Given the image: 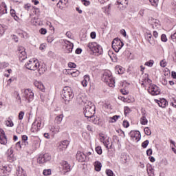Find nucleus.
I'll use <instances>...</instances> for the list:
<instances>
[{
  "label": "nucleus",
  "instance_id": "44",
  "mask_svg": "<svg viewBox=\"0 0 176 176\" xmlns=\"http://www.w3.org/2000/svg\"><path fill=\"white\" fill-rule=\"evenodd\" d=\"M96 152L98 153V155H102V149L101 148V146H98L96 147Z\"/></svg>",
  "mask_w": 176,
  "mask_h": 176
},
{
  "label": "nucleus",
  "instance_id": "63",
  "mask_svg": "<svg viewBox=\"0 0 176 176\" xmlns=\"http://www.w3.org/2000/svg\"><path fill=\"white\" fill-rule=\"evenodd\" d=\"M96 36H97V34H96L95 32H91V38L92 39H96Z\"/></svg>",
  "mask_w": 176,
  "mask_h": 176
},
{
  "label": "nucleus",
  "instance_id": "16",
  "mask_svg": "<svg viewBox=\"0 0 176 176\" xmlns=\"http://www.w3.org/2000/svg\"><path fill=\"white\" fill-rule=\"evenodd\" d=\"M7 159L8 162H10V163H12V162H14V160H16V157H14V155L13 154V150L9 149L8 151Z\"/></svg>",
  "mask_w": 176,
  "mask_h": 176
},
{
  "label": "nucleus",
  "instance_id": "31",
  "mask_svg": "<svg viewBox=\"0 0 176 176\" xmlns=\"http://www.w3.org/2000/svg\"><path fill=\"white\" fill-rule=\"evenodd\" d=\"M147 173L148 176H153L155 175V169H153L152 166H150L147 168Z\"/></svg>",
  "mask_w": 176,
  "mask_h": 176
},
{
  "label": "nucleus",
  "instance_id": "7",
  "mask_svg": "<svg viewBox=\"0 0 176 176\" xmlns=\"http://www.w3.org/2000/svg\"><path fill=\"white\" fill-rule=\"evenodd\" d=\"M148 91L152 96H158V94H160V89H159V87L153 84H150Z\"/></svg>",
  "mask_w": 176,
  "mask_h": 176
},
{
  "label": "nucleus",
  "instance_id": "32",
  "mask_svg": "<svg viewBox=\"0 0 176 176\" xmlns=\"http://www.w3.org/2000/svg\"><path fill=\"white\" fill-rule=\"evenodd\" d=\"M41 124L42 123L41 122V120H38L34 121L32 126H36L37 130H40Z\"/></svg>",
  "mask_w": 176,
  "mask_h": 176
},
{
  "label": "nucleus",
  "instance_id": "19",
  "mask_svg": "<svg viewBox=\"0 0 176 176\" xmlns=\"http://www.w3.org/2000/svg\"><path fill=\"white\" fill-rule=\"evenodd\" d=\"M34 85L36 87H37V89L41 90V91H45V87L41 82L36 80L34 82Z\"/></svg>",
  "mask_w": 176,
  "mask_h": 176
},
{
  "label": "nucleus",
  "instance_id": "47",
  "mask_svg": "<svg viewBox=\"0 0 176 176\" xmlns=\"http://www.w3.org/2000/svg\"><path fill=\"white\" fill-rule=\"evenodd\" d=\"M112 48L113 49V50L115 51L116 53H119V50H120V49H122L121 46L116 47V46L113 45V44H112Z\"/></svg>",
  "mask_w": 176,
  "mask_h": 176
},
{
  "label": "nucleus",
  "instance_id": "26",
  "mask_svg": "<svg viewBox=\"0 0 176 176\" xmlns=\"http://www.w3.org/2000/svg\"><path fill=\"white\" fill-rule=\"evenodd\" d=\"M63 118H64V116H63V114L58 115V116L56 117L55 122L58 124H60V123H61V122H63Z\"/></svg>",
  "mask_w": 176,
  "mask_h": 176
},
{
  "label": "nucleus",
  "instance_id": "27",
  "mask_svg": "<svg viewBox=\"0 0 176 176\" xmlns=\"http://www.w3.org/2000/svg\"><path fill=\"white\" fill-rule=\"evenodd\" d=\"M60 146H63L64 149H67L68 148V145H69V141L68 140H63L59 144Z\"/></svg>",
  "mask_w": 176,
  "mask_h": 176
},
{
  "label": "nucleus",
  "instance_id": "35",
  "mask_svg": "<svg viewBox=\"0 0 176 176\" xmlns=\"http://www.w3.org/2000/svg\"><path fill=\"white\" fill-rule=\"evenodd\" d=\"M65 5H67L65 3V1H63L62 0H60V1L56 4L57 7L59 8V9H63Z\"/></svg>",
  "mask_w": 176,
  "mask_h": 176
},
{
  "label": "nucleus",
  "instance_id": "5",
  "mask_svg": "<svg viewBox=\"0 0 176 176\" xmlns=\"http://www.w3.org/2000/svg\"><path fill=\"white\" fill-rule=\"evenodd\" d=\"M25 67L30 71H36L39 68V60L37 59L30 60L25 64Z\"/></svg>",
  "mask_w": 176,
  "mask_h": 176
},
{
  "label": "nucleus",
  "instance_id": "24",
  "mask_svg": "<svg viewBox=\"0 0 176 176\" xmlns=\"http://www.w3.org/2000/svg\"><path fill=\"white\" fill-rule=\"evenodd\" d=\"M16 174L17 176H27L25 175V173L24 172V170L21 168H19L16 170Z\"/></svg>",
  "mask_w": 176,
  "mask_h": 176
},
{
  "label": "nucleus",
  "instance_id": "2",
  "mask_svg": "<svg viewBox=\"0 0 176 176\" xmlns=\"http://www.w3.org/2000/svg\"><path fill=\"white\" fill-rule=\"evenodd\" d=\"M62 98L64 100L65 104H69V101L74 98V91L69 87H65L62 91Z\"/></svg>",
  "mask_w": 176,
  "mask_h": 176
},
{
  "label": "nucleus",
  "instance_id": "50",
  "mask_svg": "<svg viewBox=\"0 0 176 176\" xmlns=\"http://www.w3.org/2000/svg\"><path fill=\"white\" fill-rule=\"evenodd\" d=\"M149 145V140H146L142 143V148H146Z\"/></svg>",
  "mask_w": 176,
  "mask_h": 176
},
{
  "label": "nucleus",
  "instance_id": "18",
  "mask_svg": "<svg viewBox=\"0 0 176 176\" xmlns=\"http://www.w3.org/2000/svg\"><path fill=\"white\" fill-rule=\"evenodd\" d=\"M112 45H113L116 47H120V46H121V48L123 47V46L124 45L123 42H122V41H120L118 38H114L112 42Z\"/></svg>",
  "mask_w": 176,
  "mask_h": 176
},
{
  "label": "nucleus",
  "instance_id": "17",
  "mask_svg": "<svg viewBox=\"0 0 176 176\" xmlns=\"http://www.w3.org/2000/svg\"><path fill=\"white\" fill-rule=\"evenodd\" d=\"M63 166V170H64V173H69V171H71V166L68 162L64 161L61 163Z\"/></svg>",
  "mask_w": 176,
  "mask_h": 176
},
{
  "label": "nucleus",
  "instance_id": "49",
  "mask_svg": "<svg viewBox=\"0 0 176 176\" xmlns=\"http://www.w3.org/2000/svg\"><path fill=\"white\" fill-rule=\"evenodd\" d=\"M153 60H150L148 62H146L144 65H147V67H152L153 65Z\"/></svg>",
  "mask_w": 176,
  "mask_h": 176
},
{
  "label": "nucleus",
  "instance_id": "54",
  "mask_svg": "<svg viewBox=\"0 0 176 176\" xmlns=\"http://www.w3.org/2000/svg\"><path fill=\"white\" fill-rule=\"evenodd\" d=\"M68 67H69V68H76V64H75V63H72V62H69V63H68Z\"/></svg>",
  "mask_w": 176,
  "mask_h": 176
},
{
  "label": "nucleus",
  "instance_id": "39",
  "mask_svg": "<svg viewBox=\"0 0 176 176\" xmlns=\"http://www.w3.org/2000/svg\"><path fill=\"white\" fill-rule=\"evenodd\" d=\"M6 126L8 127H13L14 126V124H13V121L12 120L6 121Z\"/></svg>",
  "mask_w": 176,
  "mask_h": 176
},
{
  "label": "nucleus",
  "instance_id": "59",
  "mask_svg": "<svg viewBox=\"0 0 176 176\" xmlns=\"http://www.w3.org/2000/svg\"><path fill=\"white\" fill-rule=\"evenodd\" d=\"M81 2L85 5V6H89V5H90V1L87 0H81Z\"/></svg>",
  "mask_w": 176,
  "mask_h": 176
},
{
  "label": "nucleus",
  "instance_id": "60",
  "mask_svg": "<svg viewBox=\"0 0 176 176\" xmlns=\"http://www.w3.org/2000/svg\"><path fill=\"white\" fill-rule=\"evenodd\" d=\"M150 2L153 6L157 5L159 0H150Z\"/></svg>",
  "mask_w": 176,
  "mask_h": 176
},
{
  "label": "nucleus",
  "instance_id": "1",
  "mask_svg": "<svg viewBox=\"0 0 176 176\" xmlns=\"http://www.w3.org/2000/svg\"><path fill=\"white\" fill-rule=\"evenodd\" d=\"M77 101L80 105H85L84 109V115L89 122L94 123V124H100V118L98 117H95L96 114V106L91 102H85L83 98L81 96H78Z\"/></svg>",
  "mask_w": 176,
  "mask_h": 176
},
{
  "label": "nucleus",
  "instance_id": "10",
  "mask_svg": "<svg viewBox=\"0 0 176 176\" xmlns=\"http://www.w3.org/2000/svg\"><path fill=\"white\" fill-rule=\"evenodd\" d=\"M129 135L131 138H133L135 141H140V140H141V133L138 131H131Z\"/></svg>",
  "mask_w": 176,
  "mask_h": 176
},
{
  "label": "nucleus",
  "instance_id": "46",
  "mask_svg": "<svg viewBox=\"0 0 176 176\" xmlns=\"http://www.w3.org/2000/svg\"><path fill=\"white\" fill-rule=\"evenodd\" d=\"M120 118V116H114L110 118V119H111L112 123H115V122H116V120H118Z\"/></svg>",
  "mask_w": 176,
  "mask_h": 176
},
{
  "label": "nucleus",
  "instance_id": "22",
  "mask_svg": "<svg viewBox=\"0 0 176 176\" xmlns=\"http://www.w3.org/2000/svg\"><path fill=\"white\" fill-rule=\"evenodd\" d=\"M145 38L150 45H153V37L152 36L151 33H146L145 35Z\"/></svg>",
  "mask_w": 176,
  "mask_h": 176
},
{
  "label": "nucleus",
  "instance_id": "62",
  "mask_svg": "<svg viewBox=\"0 0 176 176\" xmlns=\"http://www.w3.org/2000/svg\"><path fill=\"white\" fill-rule=\"evenodd\" d=\"M146 155L147 156H151L152 155V148H148L146 151Z\"/></svg>",
  "mask_w": 176,
  "mask_h": 176
},
{
  "label": "nucleus",
  "instance_id": "12",
  "mask_svg": "<svg viewBox=\"0 0 176 176\" xmlns=\"http://www.w3.org/2000/svg\"><path fill=\"white\" fill-rule=\"evenodd\" d=\"M0 144H1V145H6V144H8V138H6V135H5L3 130H2L0 133Z\"/></svg>",
  "mask_w": 176,
  "mask_h": 176
},
{
  "label": "nucleus",
  "instance_id": "37",
  "mask_svg": "<svg viewBox=\"0 0 176 176\" xmlns=\"http://www.w3.org/2000/svg\"><path fill=\"white\" fill-rule=\"evenodd\" d=\"M22 141L25 146L28 145V136L26 135H22Z\"/></svg>",
  "mask_w": 176,
  "mask_h": 176
},
{
  "label": "nucleus",
  "instance_id": "34",
  "mask_svg": "<svg viewBox=\"0 0 176 176\" xmlns=\"http://www.w3.org/2000/svg\"><path fill=\"white\" fill-rule=\"evenodd\" d=\"M0 173H2V175H6L9 171L8 170V166H3L1 168H0Z\"/></svg>",
  "mask_w": 176,
  "mask_h": 176
},
{
  "label": "nucleus",
  "instance_id": "9",
  "mask_svg": "<svg viewBox=\"0 0 176 176\" xmlns=\"http://www.w3.org/2000/svg\"><path fill=\"white\" fill-rule=\"evenodd\" d=\"M76 160H78V162H80V163H83V162H86V160H87V157L86 156V154L80 151L77 152L76 155Z\"/></svg>",
  "mask_w": 176,
  "mask_h": 176
},
{
  "label": "nucleus",
  "instance_id": "36",
  "mask_svg": "<svg viewBox=\"0 0 176 176\" xmlns=\"http://www.w3.org/2000/svg\"><path fill=\"white\" fill-rule=\"evenodd\" d=\"M10 14L12 16V17H13L14 19V20H16V21H17V20H19V17L17 16V15H16V11L13 9L10 10Z\"/></svg>",
  "mask_w": 176,
  "mask_h": 176
},
{
  "label": "nucleus",
  "instance_id": "3",
  "mask_svg": "<svg viewBox=\"0 0 176 176\" xmlns=\"http://www.w3.org/2000/svg\"><path fill=\"white\" fill-rule=\"evenodd\" d=\"M102 80L107 83L109 87H115V79L112 77L111 72H105L102 75Z\"/></svg>",
  "mask_w": 176,
  "mask_h": 176
},
{
  "label": "nucleus",
  "instance_id": "45",
  "mask_svg": "<svg viewBox=\"0 0 176 176\" xmlns=\"http://www.w3.org/2000/svg\"><path fill=\"white\" fill-rule=\"evenodd\" d=\"M144 131L146 135H151V134H152V132L151 131V129H149L148 127H145Z\"/></svg>",
  "mask_w": 176,
  "mask_h": 176
},
{
  "label": "nucleus",
  "instance_id": "57",
  "mask_svg": "<svg viewBox=\"0 0 176 176\" xmlns=\"http://www.w3.org/2000/svg\"><path fill=\"white\" fill-rule=\"evenodd\" d=\"M111 9V5H109L108 6L104 8V12L107 13V14H109V10Z\"/></svg>",
  "mask_w": 176,
  "mask_h": 176
},
{
  "label": "nucleus",
  "instance_id": "61",
  "mask_svg": "<svg viewBox=\"0 0 176 176\" xmlns=\"http://www.w3.org/2000/svg\"><path fill=\"white\" fill-rule=\"evenodd\" d=\"M106 137L104 135H100V140L101 141V142H104L106 140Z\"/></svg>",
  "mask_w": 176,
  "mask_h": 176
},
{
  "label": "nucleus",
  "instance_id": "64",
  "mask_svg": "<svg viewBox=\"0 0 176 176\" xmlns=\"http://www.w3.org/2000/svg\"><path fill=\"white\" fill-rule=\"evenodd\" d=\"M30 8H31V4H30V3L25 4V5L24 6V8H25L26 10H28L29 9H30Z\"/></svg>",
  "mask_w": 176,
  "mask_h": 176
},
{
  "label": "nucleus",
  "instance_id": "28",
  "mask_svg": "<svg viewBox=\"0 0 176 176\" xmlns=\"http://www.w3.org/2000/svg\"><path fill=\"white\" fill-rule=\"evenodd\" d=\"M37 162L39 163V164H43L45 162V158L43 157V154H41L38 158H37Z\"/></svg>",
  "mask_w": 176,
  "mask_h": 176
},
{
  "label": "nucleus",
  "instance_id": "29",
  "mask_svg": "<svg viewBox=\"0 0 176 176\" xmlns=\"http://www.w3.org/2000/svg\"><path fill=\"white\" fill-rule=\"evenodd\" d=\"M116 69L119 75L124 74V69L122 66H117Z\"/></svg>",
  "mask_w": 176,
  "mask_h": 176
},
{
  "label": "nucleus",
  "instance_id": "11",
  "mask_svg": "<svg viewBox=\"0 0 176 176\" xmlns=\"http://www.w3.org/2000/svg\"><path fill=\"white\" fill-rule=\"evenodd\" d=\"M65 46L66 53H72V50L74 49V43L69 42V41H66L65 42Z\"/></svg>",
  "mask_w": 176,
  "mask_h": 176
},
{
  "label": "nucleus",
  "instance_id": "48",
  "mask_svg": "<svg viewBox=\"0 0 176 176\" xmlns=\"http://www.w3.org/2000/svg\"><path fill=\"white\" fill-rule=\"evenodd\" d=\"M131 112V109H130L129 107H124V115L127 116Z\"/></svg>",
  "mask_w": 176,
  "mask_h": 176
},
{
  "label": "nucleus",
  "instance_id": "4",
  "mask_svg": "<svg viewBox=\"0 0 176 176\" xmlns=\"http://www.w3.org/2000/svg\"><path fill=\"white\" fill-rule=\"evenodd\" d=\"M87 47L90 50L91 52H93L96 56H100L102 54V47L98 45L97 43H89L87 44Z\"/></svg>",
  "mask_w": 176,
  "mask_h": 176
},
{
  "label": "nucleus",
  "instance_id": "6",
  "mask_svg": "<svg viewBox=\"0 0 176 176\" xmlns=\"http://www.w3.org/2000/svg\"><path fill=\"white\" fill-rule=\"evenodd\" d=\"M23 97L25 98V101L27 102H31L32 100H34V92L30 89H27L24 91Z\"/></svg>",
  "mask_w": 176,
  "mask_h": 176
},
{
  "label": "nucleus",
  "instance_id": "53",
  "mask_svg": "<svg viewBox=\"0 0 176 176\" xmlns=\"http://www.w3.org/2000/svg\"><path fill=\"white\" fill-rule=\"evenodd\" d=\"M161 41L162 42H167V36H166V34H162Z\"/></svg>",
  "mask_w": 176,
  "mask_h": 176
},
{
  "label": "nucleus",
  "instance_id": "40",
  "mask_svg": "<svg viewBox=\"0 0 176 176\" xmlns=\"http://www.w3.org/2000/svg\"><path fill=\"white\" fill-rule=\"evenodd\" d=\"M7 67H9V63L6 62H3L0 63V68L1 69H3V68H7Z\"/></svg>",
  "mask_w": 176,
  "mask_h": 176
},
{
  "label": "nucleus",
  "instance_id": "41",
  "mask_svg": "<svg viewBox=\"0 0 176 176\" xmlns=\"http://www.w3.org/2000/svg\"><path fill=\"white\" fill-rule=\"evenodd\" d=\"M38 72L40 74H45L46 69H45V67H41V65L39 64V67H38Z\"/></svg>",
  "mask_w": 176,
  "mask_h": 176
},
{
  "label": "nucleus",
  "instance_id": "15",
  "mask_svg": "<svg viewBox=\"0 0 176 176\" xmlns=\"http://www.w3.org/2000/svg\"><path fill=\"white\" fill-rule=\"evenodd\" d=\"M155 102L158 104L159 107H161V108H166V107L168 105V102L164 98H162L160 100H155Z\"/></svg>",
  "mask_w": 176,
  "mask_h": 176
},
{
  "label": "nucleus",
  "instance_id": "21",
  "mask_svg": "<svg viewBox=\"0 0 176 176\" xmlns=\"http://www.w3.org/2000/svg\"><path fill=\"white\" fill-rule=\"evenodd\" d=\"M140 123L143 126H145L146 124H148V119H146V113H142V116L140 118Z\"/></svg>",
  "mask_w": 176,
  "mask_h": 176
},
{
  "label": "nucleus",
  "instance_id": "42",
  "mask_svg": "<svg viewBox=\"0 0 176 176\" xmlns=\"http://www.w3.org/2000/svg\"><path fill=\"white\" fill-rule=\"evenodd\" d=\"M43 175L47 176L52 174V170L50 169H45L43 172Z\"/></svg>",
  "mask_w": 176,
  "mask_h": 176
},
{
  "label": "nucleus",
  "instance_id": "38",
  "mask_svg": "<svg viewBox=\"0 0 176 176\" xmlns=\"http://www.w3.org/2000/svg\"><path fill=\"white\" fill-rule=\"evenodd\" d=\"M103 144H104V146H106V148L107 149H111L112 148V144H111L109 147L108 146V145H109V138H108L107 140H104L103 142Z\"/></svg>",
  "mask_w": 176,
  "mask_h": 176
},
{
  "label": "nucleus",
  "instance_id": "43",
  "mask_svg": "<svg viewBox=\"0 0 176 176\" xmlns=\"http://www.w3.org/2000/svg\"><path fill=\"white\" fill-rule=\"evenodd\" d=\"M118 5H127V0H117Z\"/></svg>",
  "mask_w": 176,
  "mask_h": 176
},
{
  "label": "nucleus",
  "instance_id": "23",
  "mask_svg": "<svg viewBox=\"0 0 176 176\" xmlns=\"http://www.w3.org/2000/svg\"><path fill=\"white\" fill-rule=\"evenodd\" d=\"M94 166L96 171H101V167H102L101 162L98 161L95 162Z\"/></svg>",
  "mask_w": 176,
  "mask_h": 176
},
{
  "label": "nucleus",
  "instance_id": "30",
  "mask_svg": "<svg viewBox=\"0 0 176 176\" xmlns=\"http://www.w3.org/2000/svg\"><path fill=\"white\" fill-rule=\"evenodd\" d=\"M14 96L15 97L17 102H19V104H21V98L20 97V94H19L18 91L14 92Z\"/></svg>",
  "mask_w": 176,
  "mask_h": 176
},
{
  "label": "nucleus",
  "instance_id": "14",
  "mask_svg": "<svg viewBox=\"0 0 176 176\" xmlns=\"http://www.w3.org/2000/svg\"><path fill=\"white\" fill-rule=\"evenodd\" d=\"M66 72L67 74V75H71L72 76H73V78H76V76H79V74H80V72L77 70V69H67Z\"/></svg>",
  "mask_w": 176,
  "mask_h": 176
},
{
  "label": "nucleus",
  "instance_id": "55",
  "mask_svg": "<svg viewBox=\"0 0 176 176\" xmlns=\"http://www.w3.org/2000/svg\"><path fill=\"white\" fill-rule=\"evenodd\" d=\"M23 118H24V111H20L19 113V120H23Z\"/></svg>",
  "mask_w": 176,
  "mask_h": 176
},
{
  "label": "nucleus",
  "instance_id": "58",
  "mask_svg": "<svg viewBox=\"0 0 176 176\" xmlns=\"http://www.w3.org/2000/svg\"><path fill=\"white\" fill-rule=\"evenodd\" d=\"M54 41V38H53V36H49L47 38V41L49 43H52V41Z\"/></svg>",
  "mask_w": 176,
  "mask_h": 176
},
{
  "label": "nucleus",
  "instance_id": "8",
  "mask_svg": "<svg viewBox=\"0 0 176 176\" xmlns=\"http://www.w3.org/2000/svg\"><path fill=\"white\" fill-rule=\"evenodd\" d=\"M17 54L20 61H24L27 58V52H25V48L23 47H19L18 48Z\"/></svg>",
  "mask_w": 176,
  "mask_h": 176
},
{
  "label": "nucleus",
  "instance_id": "52",
  "mask_svg": "<svg viewBox=\"0 0 176 176\" xmlns=\"http://www.w3.org/2000/svg\"><path fill=\"white\" fill-rule=\"evenodd\" d=\"M122 124L123 126L125 127L126 129H127V127L130 126V123H129L127 120H124Z\"/></svg>",
  "mask_w": 176,
  "mask_h": 176
},
{
  "label": "nucleus",
  "instance_id": "51",
  "mask_svg": "<svg viewBox=\"0 0 176 176\" xmlns=\"http://www.w3.org/2000/svg\"><path fill=\"white\" fill-rule=\"evenodd\" d=\"M106 174L108 176H113V172L111 169H108L106 170Z\"/></svg>",
  "mask_w": 176,
  "mask_h": 176
},
{
  "label": "nucleus",
  "instance_id": "25",
  "mask_svg": "<svg viewBox=\"0 0 176 176\" xmlns=\"http://www.w3.org/2000/svg\"><path fill=\"white\" fill-rule=\"evenodd\" d=\"M50 131L52 133H58L60 131V126H52L50 128Z\"/></svg>",
  "mask_w": 176,
  "mask_h": 176
},
{
  "label": "nucleus",
  "instance_id": "20",
  "mask_svg": "<svg viewBox=\"0 0 176 176\" xmlns=\"http://www.w3.org/2000/svg\"><path fill=\"white\" fill-rule=\"evenodd\" d=\"M89 80H90V76H89V75L84 76V79L81 82V85H82L83 87H87V85L89 83Z\"/></svg>",
  "mask_w": 176,
  "mask_h": 176
},
{
  "label": "nucleus",
  "instance_id": "13",
  "mask_svg": "<svg viewBox=\"0 0 176 176\" xmlns=\"http://www.w3.org/2000/svg\"><path fill=\"white\" fill-rule=\"evenodd\" d=\"M8 13V6L5 2H2L0 5V16H3Z\"/></svg>",
  "mask_w": 176,
  "mask_h": 176
},
{
  "label": "nucleus",
  "instance_id": "33",
  "mask_svg": "<svg viewBox=\"0 0 176 176\" xmlns=\"http://www.w3.org/2000/svg\"><path fill=\"white\" fill-rule=\"evenodd\" d=\"M43 156L44 157V161L46 163V162H50L52 160V157L49 153L43 154Z\"/></svg>",
  "mask_w": 176,
  "mask_h": 176
},
{
  "label": "nucleus",
  "instance_id": "56",
  "mask_svg": "<svg viewBox=\"0 0 176 176\" xmlns=\"http://www.w3.org/2000/svg\"><path fill=\"white\" fill-rule=\"evenodd\" d=\"M47 32V30L45 28H41L40 30V34H41L42 35H46Z\"/></svg>",
  "mask_w": 176,
  "mask_h": 176
}]
</instances>
